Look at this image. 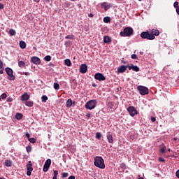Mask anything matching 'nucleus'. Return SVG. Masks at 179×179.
<instances>
[{"label": "nucleus", "instance_id": "2f4dec72", "mask_svg": "<svg viewBox=\"0 0 179 179\" xmlns=\"http://www.w3.org/2000/svg\"><path fill=\"white\" fill-rule=\"evenodd\" d=\"M96 139H99V140L101 139V133L97 132L96 134Z\"/></svg>", "mask_w": 179, "mask_h": 179}, {"label": "nucleus", "instance_id": "e2e57ef3", "mask_svg": "<svg viewBox=\"0 0 179 179\" xmlns=\"http://www.w3.org/2000/svg\"><path fill=\"white\" fill-rule=\"evenodd\" d=\"M72 2H75V1H76V0H71Z\"/></svg>", "mask_w": 179, "mask_h": 179}, {"label": "nucleus", "instance_id": "79ce46f5", "mask_svg": "<svg viewBox=\"0 0 179 179\" xmlns=\"http://www.w3.org/2000/svg\"><path fill=\"white\" fill-rule=\"evenodd\" d=\"M3 62L0 60V69H3Z\"/></svg>", "mask_w": 179, "mask_h": 179}, {"label": "nucleus", "instance_id": "a18cd8bd", "mask_svg": "<svg viewBox=\"0 0 179 179\" xmlns=\"http://www.w3.org/2000/svg\"><path fill=\"white\" fill-rule=\"evenodd\" d=\"M33 171H27V176H31V172H32Z\"/></svg>", "mask_w": 179, "mask_h": 179}, {"label": "nucleus", "instance_id": "39448f33", "mask_svg": "<svg viewBox=\"0 0 179 179\" xmlns=\"http://www.w3.org/2000/svg\"><path fill=\"white\" fill-rule=\"evenodd\" d=\"M137 90H138L141 96H145V94H149V89H148V87H146L139 85L137 87Z\"/></svg>", "mask_w": 179, "mask_h": 179}, {"label": "nucleus", "instance_id": "58836bf2", "mask_svg": "<svg viewBox=\"0 0 179 179\" xmlns=\"http://www.w3.org/2000/svg\"><path fill=\"white\" fill-rule=\"evenodd\" d=\"M6 101L8 103H12V101H13V99L12 97H8L7 98Z\"/></svg>", "mask_w": 179, "mask_h": 179}, {"label": "nucleus", "instance_id": "a19ab883", "mask_svg": "<svg viewBox=\"0 0 179 179\" xmlns=\"http://www.w3.org/2000/svg\"><path fill=\"white\" fill-rule=\"evenodd\" d=\"M26 149H27V152H31V147L27 146V147L26 148Z\"/></svg>", "mask_w": 179, "mask_h": 179}, {"label": "nucleus", "instance_id": "f8f14e48", "mask_svg": "<svg viewBox=\"0 0 179 179\" xmlns=\"http://www.w3.org/2000/svg\"><path fill=\"white\" fill-rule=\"evenodd\" d=\"M80 73H86V72H87V65L81 64L80 66Z\"/></svg>", "mask_w": 179, "mask_h": 179}, {"label": "nucleus", "instance_id": "1a4fd4ad", "mask_svg": "<svg viewBox=\"0 0 179 179\" xmlns=\"http://www.w3.org/2000/svg\"><path fill=\"white\" fill-rule=\"evenodd\" d=\"M94 78H95L96 80H99V82L106 80V77H105L103 74H101V73H95V75H94Z\"/></svg>", "mask_w": 179, "mask_h": 179}, {"label": "nucleus", "instance_id": "f03ea898", "mask_svg": "<svg viewBox=\"0 0 179 179\" xmlns=\"http://www.w3.org/2000/svg\"><path fill=\"white\" fill-rule=\"evenodd\" d=\"M134 34V29L131 27H125L123 31L120 32V37H131Z\"/></svg>", "mask_w": 179, "mask_h": 179}, {"label": "nucleus", "instance_id": "de8ad7c7", "mask_svg": "<svg viewBox=\"0 0 179 179\" xmlns=\"http://www.w3.org/2000/svg\"><path fill=\"white\" fill-rule=\"evenodd\" d=\"M3 4L2 3H0V10H1V9H3Z\"/></svg>", "mask_w": 179, "mask_h": 179}, {"label": "nucleus", "instance_id": "ddd939ff", "mask_svg": "<svg viewBox=\"0 0 179 179\" xmlns=\"http://www.w3.org/2000/svg\"><path fill=\"white\" fill-rule=\"evenodd\" d=\"M129 66H124L122 65L117 69L118 73H124L125 71H127V68H128Z\"/></svg>", "mask_w": 179, "mask_h": 179}, {"label": "nucleus", "instance_id": "9d476101", "mask_svg": "<svg viewBox=\"0 0 179 179\" xmlns=\"http://www.w3.org/2000/svg\"><path fill=\"white\" fill-rule=\"evenodd\" d=\"M149 31H150V34L151 36H153L154 40H155V38H156V36L160 35V31H159V29H149Z\"/></svg>", "mask_w": 179, "mask_h": 179}, {"label": "nucleus", "instance_id": "2eb2a0df", "mask_svg": "<svg viewBox=\"0 0 179 179\" xmlns=\"http://www.w3.org/2000/svg\"><path fill=\"white\" fill-rule=\"evenodd\" d=\"M128 69L129 71L132 69V71H134V72H139V67L138 66H134V64H131V66H128Z\"/></svg>", "mask_w": 179, "mask_h": 179}, {"label": "nucleus", "instance_id": "864d4df0", "mask_svg": "<svg viewBox=\"0 0 179 179\" xmlns=\"http://www.w3.org/2000/svg\"><path fill=\"white\" fill-rule=\"evenodd\" d=\"M25 136H26L27 138H30V134H29V133H27V134H25Z\"/></svg>", "mask_w": 179, "mask_h": 179}, {"label": "nucleus", "instance_id": "a211bd4d", "mask_svg": "<svg viewBox=\"0 0 179 179\" xmlns=\"http://www.w3.org/2000/svg\"><path fill=\"white\" fill-rule=\"evenodd\" d=\"M27 170L29 171H33V164H31V161H29L27 164Z\"/></svg>", "mask_w": 179, "mask_h": 179}, {"label": "nucleus", "instance_id": "4c0bfd02", "mask_svg": "<svg viewBox=\"0 0 179 179\" xmlns=\"http://www.w3.org/2000/svg\"><path fill=\"white\" fill-rule=\"evenodd\" d=\"M131 58L132 59H138V56H136V55H135V54H133V55H131Z\"/></svg>", "mask_w": 179, "mask_h": 179}, {"label": "nucleus", "instance_id": "c756f323", "mask_svg": "<svg viewBox=\"0 0 179 179\" xmlns=\"http://www.w3.org/2000/svg\"><path fill=\"white\" fill-rule=\"evenodd\" d=\"M110 17H105L104 18H103V22H104V23H109V22H110Z\"/></svg>", "mask_w": 179, "mask_h": 179}, {"label": "nucleus", "instance_id": "6ab92c4d", "mask_svg": "<svg viewBox=\"0 0 179 179\" xmlns=\"http://www.w3.org/2000/svg\"><path fill=\"white\" fill-rule=\"evenodd\" d=\"M101 6L102 8H104L105 10H108V9H110V6L106 2L102 3Z\"/></svg>", "mask_w": 179, "mask_h": 179}, {"label": "nucleus", "instance_id": "aec40b11", "mask_svg": "<svg viewBox=\"0 0 179 179\" xmlns=\"http://www.w3.org/2000/svg\"><path fill=\"white\" fill-rule=\"evenodd\" d=\"M4 164L6 167H12V161L7 159L5 161Z\"/></svg>", "mask_w": 179, "mask_h": 179}, {"label": "nucleus", "instance_id": "6e6552de", "mask_svg": "<svg viewBox=\"0 0 179 179\" xmlns=\"http://www.w3.org/2000/svg\"><path fill=\"white\" fill-rule=\"evenodd\" d=\"M50 166H51V159H48L43 165V171H44V173H47V171H48V169H50Z\"/></svg>", "mask_w": 179, "mask_h": 179}, {"label": "nucleus", "instance_id": "8fccbe9b", "mask_svg": "<svg viewBox=\"0 0 179 179\" xmlns=\"http://www.w3.org/2000/svg\"><path fill=\"white\" fill-rule=\"evenodd\" d=\"M151 121H152V122H155L156 121V117H151Z\"/></svg>", "mask_w": 179, "mask_h": 179}, {"label": "nucleus", "instance_id": "f257e3e1", "mask_svg": "<svg viewBox=\"0 0 179 179\" xmlns=\"http://www.w3.org/2000/svg\"><path fill=\"white\" fill-rule=\"evenodd\" d=\"M94 164L96 167H98L99 169H106V165L104 164V159L101 157H95Z\"/></svg>", "mask_w": 179, "mask_h": 179}, {"label": "nucleus", "instance_id": "dca6fc26", "mask_svg": "<svg viewBox=\"0 0 179 179\" xmlns=\"http://www.w3.org/2000/svg\"><path fill=\"white\" fill-rule=\"evenodd\" d=\"M106 138L110 143H114V138H113L111 133L108 132L106 135Z\"/></svg>", "mask_w": 179, "mask_h": 179}, {"label": "nucleus", "instance_id": "a878e982", "mask_svg": "<svg viewBox=\"0 0 179 179\" xmlns=\"http://www.w3.org/2000/svg\"><path fill=\"white\" fill-rule=\"evenodd\" d=\"M65 38L66 40H73V38H75V36L73 35H67Z\"/></svg>", "mask_w": 179, "mask_h": 179}, {"label": "nucleus", "instance_id": "b1692460", "mask_svg": "<svg viewBox=\"0 0 179 179\" xmlns=\"http://www.w3.org/2000/svg\"><path fill=\"white\" fill-rule=\"evenodd\" d=\"M25 106H27V107H33V101H26Z\"/></svg>", "mask_w": 179, "mask_h": 179}, {"label": "nucleus", "instance_id": "bb28decb", "mask_svg": "<svg viewBox=\"0 0 179 179\" xmlns=\"http://www.w3.org/2000/svg\"><path fill=\"white\" fill-rule=\"evenodd\" d=\"M18 66H20V68H22V66H26V63L23 61H20L18 62Z\"/></svg>", "mask_w": 179, "mask_h": 179}, {"label": "nucleus", "instance_id": "cd10ccee", "mask_svg": "<svg viewBox=\"0 0 179 179\" xmlns=\"http://www.w3.org/2000/svg\"><path fill=\"white\" fill-rule=\"evenodd\" d=\"M41 99L43 103H47V100H48V97L45 95L42 96Z\"/></svg>", "mask_w": 179, "mask_h": 179}, {"label": "nucleus", "instance_id": "13d9d810", "mask_svg": "<svg viewBox=\"0 0 179 179\" xmlns=\"http://www.w3.org/2000/svg\"><path fill=\"white\" fill-rule=\"evenodd\" d=\"M49 66H54V64L50 63V64H49Z\"/></svg>", "mask_w": 179, "mask_h": 179}, {"label": "nucleus", "instance_id": "ea45409f", "mask_svg": "<svg viewBox=\"0 0 179 179\" xmlns=\"http://www.w3.org/2000/svg\"><path fill=\"white\" fill-rule=\"evenodd\" d=\"M173 6L174 8L176 9L177 8L179 7L178 6V1H176L174 3H173Z\"/></svg>", "mask_w": 179, "mask_h": 179}, {"label": "nucleus", "instance_id": "680f3d73", "mask_svg": "<svg viewBox=\"0 0 179 179\" xmlns=\"http://www.w3.org/2000/svg\"><path fill=\"white\" fill-rule=\"evenodd\" d=\"M35 2H40V0H34Z\"/></svg>", "mask_w": 179, "mask_h": 179}, {"label": "nucleus", "instance_id": "9b49d317", "mask_svg": "<svg viewBox=\"0 0 179 179\" xmlns=\"http://www.w3.org/2000/svg\"><path fill=\"white\" fill-rule=\"evenodd\" d=\"M31 62H32L33 64H35V65H40V64H41V61L40 60V58L36 56L31 57Z\"/></svg>", "mask_w": 179, "mask_h": 179}, {"label": "nucleus", "instance_id": "4be33fe9", "mask_svg": "<svg viewBox=\"0 0 179 179\" xmlns=\"http://www.w3.org/2000/svg\"><path fill=\"white\" fill-rule=\"evenodd\" d=\"M64 64H65V65H66V66H71V65H72V62H71V60L69 59H66L64 60Z\"/></svg>", "mask_w": 179, "mask_h": 179}, {"label": "nucleus", "instance_id": "5701e85b", "mask_svg": "<svg viewBox=\"0 0 179 179\" xmlns=\"http://www.w3.org/2000/svg\"><path fill=\"white\" fill-rule=\"evenodd\" d=\"M104 43H111V38L109 36H104L103 38Z\"/></svg>", "mask_w": 179, "mask_h": 179}, {"label": "nucleus", "instance_id": "09e8293b", "mask_svg": "<svg viewBox=\"0 0 179 179\" xmlns=\"http://www.w3.org/2000/svg\"><path fill=\"white\" fill-rule=\"evenodd\" d=\"M22 75H25V76H29V75H30V73L29 72H24L22 73Z\"/></svg>", "mask_w": 179, "mask_h": 179}, {"label": "nucleus", "instance_id": "0eeeda50", "mask_svg": "<svg viewBox=\"0 0 179 179\" xmlns=\"http://www.w3.org/2000/svg\"><path fill=\"white\" fill-rule=\"evenodd\" d=\"M127 111L131 115V117H135L138 114V110L134 106H129L127 108Z\"/></svg>", "mask_w": 179, "mask_h": 179}, {"label": "nucleus", "instance_id": "bf43d9fd", "mask_svg": "<svg viewBox=\"0 0 179 179\" xmlns=\"http://www.w3.org/2000/svg\"><path fill=\"white\" fill-rule=\"evenodd\" d=\"M139 54L140 55H143V52H140Z\"/></svg>", "mask_w": 179, "mask_h": 179}, {"label": "nucleus", "instance_id": "e433bc0d", "mask_svg": "<svg viewBox=\"0 0 179 179\" xmlns=\"http://www.w3.org/2000/svg\"><path fill=\"white\" fill-rule=\"evenodd\" d=\"M68 176H69V173H62V177L63 178H65L68 177Z\"/></svg>", "mask_w": 179, "mask_h": 179}, {"label": "nucleus", "instance_id": "49530a36", "mask_svg": "<svg viewBox=\"0 0 179 179\" xmlns=\"http://www.w3.org/2000/svg\"><path fill=\"white\" fill-rule=\"evenodd\" d=\"M164 152H166V149L165 148H162L160 149V152L161 153H164Z\"/></svg>", "mask_w": 179, "mask_h": 179}, {"label": "nucleus", "instance_id": "4d7b16f0", "mask_svg": "<svg viewBox=\"0 0 179 179\" xmlns=\"http://www.w3.org/2000/svg\"><path fill=\"white\" fill-rule=\"evenodd\" d=\"M96 86H97V85H96V83H92V87H96Z\"/></svg>", "mask_w": 179, "mask_h": 179}, {"label": "nucleus", "instance_id": "4468645a", "mask_svg": "<svg viewBox=\"0 0 179 179\" xmlns=\"http://www.w3.org/2000/svg\"><path fill=\"white\" fill-rule=\"evenodd\" d=\"M29 99H30V95H28L27 92L24 93L21 96V101H27V100H29Z\"/></svg>", "mask_w": 179, "mask_h": 179}, {"label": "nucleus", "instance_id": "7c9ffc66", "mask_svg": "<svg viewBox=\"0 0 179 179\" xmlns=\"http://www.w3.org/2000/svg\"><path fill=\"white\" fill-rule=\"evenodd\" d=\"M54 89L55 90H59V84L58 83H54Z\"/></svg>", "mask_w": 179, "mask_h": 179}, {"label": "nucleus", "instance_id": "f3484780", "mask_svg": "<svg viewBox=\"0 0 179 179\" xmlns=\"http://www.w3.org/2000/svg\"><path fill=\"white\" fill-rule=\"evenodd\" d=\"M75 101H72V99H69L66 103V107L68 108H70V107H72V104H73V106H75Z\"/></svg>", "mask_w": 179, "mask_h": 179}, {"label": "nucleus", "instance_id": "052dcab7", "mask_svg": "<svg viewBox=\"0 0 179 179\" xmlns=\"http://www.w3.org/2000/svg\"><path fill=\"white\" fill-rule=\"evenodd\" d=\"M122 64H127V62L122 60Z\"/></svg>", "mask_w": 179, "mask_h": 179}, {"label": "nucleus", "instance_id": "69168bd1", "mask_svg": "<svg viewBox=\"0 0 179 179\" xmlns=\"http://www.w3.org/2000/svg\"><path fill=\"white\" fill-rule=\"evenodd\" d=\"M0 101H1V96H0Z\"/></svg>", "mask_w": 179, "mask_h": 179}, {"label": "nucleus", "instance_id": "37998d69", "mask_svg": "<svg viewBox=\"0 0 179 179\" xmlns=\"http://www.w3.org/2000/svg\"><path fill=\"white\" fill-rule=\"evenodd\" d=\"M85 116L87 117V118H90L92 117V114H90V113H88L85 115Z\"/></svg>", "mask_w": 179, "mask_h": 179}, {"label": "nucleus", "instance_id": "603ef678", "mask_svg": "<svg viewBox=\"0 0 179 179\" xmlns=\"http://www.w3.org/2000/svg\"><path fill=\"white\" fill-rule=\"evenodd\" d=\"M1 70H0V74L2 75L3 73V69H1Z\"/></svg>", "mask_w": 179, "mask_h": 179}, {"label": "nucleus", "instance_id": "338daca9", "mask_svg": "<svg viewBox=\"0 0 179 179\" xmlns=\"http://www.w3.org/2000/svg\"><path fill=\"white\" fill-rule=\"evenodd\" d=\"M138 1H142V0H138Z\"/></svg>", "mask_w": 179, "mask_h": 179}, {"label": "nucleus", "instance_id": "393cba45", "mask_svg": "<svg viewBox=\"0 0 179 179\" xmlns=\"http://www.w3.org/2000/svg\"><path fill=\"white\" fill-rule=\"evenodd\" d=\"M15 118L17 120H22L23 118V114H22V113H16Z\"/></svg>", "mask_w": 179, "mask_h": 179}, {"label": "nucleus", "instance_id": "c85d7f7f", "mask_svg": "<svg viewBox=\"0 0 179 179\" xmlns=\"http://www.w3.org/2000/svg\"><path fill=\"white\" fill-rule=\"evenodd\" d=\"M9 34H10V36H15L16 35V31L11 29L9 31Z\"/></svg>", "mask_w": 179, "mask_h": 179}, {"label": "nucleus", "instance_id": "c03bdc74", "mask_svg": "<svg viewBox=\"0 0 179 179\" xmlns=\"http://www.w3.org/2000/svg\"><path fill=\"white\" fill-rule=\"evenodd\" d=\"M159 162H161L162 163H164L165 160L162 157H159Z\"/></svg>", "mask_w": 179, "mask_h": 179}, {"label": "nucleus", "instance_id": "f704fd0d", "mask_svg": "<svg viewBox=\"0 0 179 179\" xmlns=\"http://www.w3.org/2000/svg\"><path fill=\"white\" fill-rule=\"evenodd\" d=\"M57 176H58V171H54V176L52 179H57Z\"/></svg>", "mask_w": 179, "mask_h": 179}, {"label": "nucleus", "instance_id": "20e7f679", "mask_svg": "<svg viewBox=\"0 0 179 179\" xmlns=\"http://www.w3.org/2000/svg\"><path fill=\"white\" fill-rule=\"evenodd\" d=\"M5 71L8 75L7 78L8 79V80H15V79H16V77H15V76L13 75V70H12V69L6 67L5 69Z\"/></svg>", "mask_w": 179, "mask_h": 179}, {"label": "nucleus", "instance_id": "473e14b6", "mask_svg": "<svg viewBox=\"0 0 179 179\" xmlns=\"http://www.w3.org/2000/svg\"><path fill=\"white\" fill-rule=\"evenodd\" d=\"M44 59H45V61H47V62H50V61H51V56L47 55V56H45V57H44Z\"/></svg>", "mask_w": 179, "mask_h": 179}, {"label": "nucleus", "instance_id": "c9c22d12", "mask_svg": "<svg viewBox=\"0 0 179 179\" xmlns=\"http://www.w3.org/2000/svg\"><path fill=\"white\" fill-rule=\"evenodd\" d=\"M29 141L31 143H36V138H29Z\"/></svg>", "mask_w": 179, "mask_h": 179}, {"label": "nucleus", "instance_id": "6e6d98bb", "mask_svg": "<svg viewBox=\"0 0 179 179\" xmlns=\"http://www.w3.org/2000/svg\"><path fill=\"white\" fill-rule=\"evenodd\" d=\"M69 179H75V176H71L70 177H69Z\"/></svg>", "mask_w": 179, "mask_h": 179}, {"label": "nucleus", "instance_id": "412c9836", "mask_svg": "<svg viewBox=\"0 0 179 179\" xmlns=\"http://www.w3.org/2000/svg\"><path fill=\"white\" fill-rule=\"evenodd\" d=\"M20 48H22V50H24V48H26V42L23 41H20Z\"/></svg>", "mask_w": 179, "mask_h": 179}, {"label": "nucleus", "instance_id": "774afa93", "mask_svg": "<svg viewBox=\"0 0 179 179\" xmlns=\"http://www.w3.org/2000/svg\"><path fill=\"white\" fill-rule=\"evenodd\" d=\"M0 1H3V0H0Z\"/></svg>", "mask_w": 179, "mask_h": 179}, {"label": "nucleus", "instance_id": "7ed1b4c3", "mask_svg": "<svg viewBox=\"0 0 179 179\" xmlns=\"http://www.w3.org/2000/svg\"><path fill=\"white\" fill-rule=\"evenodd\" d=\"M140 37L144 40H155V37L150 34V31L149 30L141 32Z\"/></svg>", "mask_w": 179, "mask_h": 179}, {"label": "nucleus", "instance_id": "0e129e2a", "mask_svg": "<svg viewBox=\"0 0 179 179\" xmlns=\"http://www.w3.org/2000/svg\"><path fill=\"white\" fill-rule=\"evenodd\" d=\"M138 179H143V178H138Z\"/></svg>", "mask_w": 179, "mask_h": 179}, {"label": "nucleus", "instance_id": "423d86ee", "mask_svg": "<svg viewBox=\"0 0 179 179\" xmlns=\"http://www.w3.org/2000/svg\"><path fill=\"white\" fill-rule=\"evenodd\" d=\"M85 108L87 110H93L94 108H96V101L91 100L87 101L85 104Z\"/></svg>", "mask_w": 179, "mask_h": 179}, {"label": "nucleus", "instance_id": "3c124183", "mask_svg": "<svg viewBox=\"0 0 179 179\" xmlns=\"http://www.w3.org/2000/svg\"><path fill=\"white\" fill-rule=\"evenodd\" d=\"M176 177L178 178H179V170H178L177 171H176Z\"/></svg>", "mask_w": 179, "mask_h": 179}, {"label": "nucleus", "instance_id": "5fc2aeb1", "mask_svg": "<svg viewBox=\"0 0 179 179\" xmlns=\"http://www.w3.org/2000/svg\"><path fill=\"white\" fill-rule=\"evenodd\" d=\"M89 17H93L94 16L92 13H90L88 15Z\"/></svg>", "mask_w": 179, "mask_h": 179}, {"label": "nucleus", "instance_id": "72a5a7b5", "mask_svg": "<svg viewBox=\"0 0 179 179\" xmlns=\"http://www.w3.org/2000/svg\"><path fill=\"white\" fill-rule=\"evenodd\" d=\"M0 97H1V100H2V99L3 100V99H6V97H8V95H6V94L3 93L0 96Z\"/></svg>", "mask_w": 179, "mask_h": 179}]
</instances>
